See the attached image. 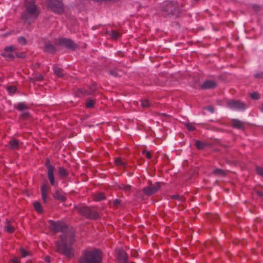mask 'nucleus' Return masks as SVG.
I'll list each match as a JSON object with an SVG mask.
<instances>
[{"mask_svg": "<svg viewBox=\"0 0 263 263\" xmlns=\"http://www.w3.org/2000/svg\"><path fill=\"white\" fill-rule=\"evenodd\" d=\"M74 241V235L71 232L66 233L62 236L61 241L57 242V251L68 258L72 257L73 256L72 245Z\"/></svg>", "mask_w": 263, "mask_h": 263, "instance_id": "nucleus-1", "label": "nucleus"}, {"mask_svg": "<svg viewBox=\"0 0 263 263\" xmlns=\"http://www.w3.org/2000/svg\"><path fill=\"white\" fill-rule=\"evenodd\" d=\"M40 10L33 0L26 2V11L22 15V20L25 23L30 24L38 16Z\"/></svg>", "mask_w": 263, "mask_h": 263, "instance_id": "nucleus-2", "label": "nucleus"}, {"mask_svg": "<svg viewBox=\"0 0 263 263\" xmlns=\"http://www.w3.org/2000/svg\"><path fill=\"white\" fill-rule=\"evenodd\" d=\"M78 263H102L101 252L98 249H86L82 253Z\"/></svg>", "mask_w": 263, "mask_h": 263, "instance_id": "nucleus-3", "label": "nucleus"}, {"mask_svg": "<svg viewBox=\"0 0 263 263\" xmlns=\"http://www.w3.org/2000/svg\"><path fill=\"white\" fill-rule=\"evenodd\" d=\"M46 4L55 13L60 14L64 11V6L61 0H48Z\"/></svg>", "mask_w": 263, "mask_h": 263, "instance_id": "nucleus-4", "label": "nucleus"}, {"mask_svg": "<svg viewBox=\"0 0 263 263\" xmlns=\"http://www.w3.org/2000/svg\"><path fill=\"white\" fill-rule=\"evenodd\" d=\"M49 223L50 229L55 233L63 232L67 229L66 224L61 221H55L50 220L49 221Z\"/></svg>", "mask_w": 263, "mask_h": 263, "instance_id": "nucleus-5", "label": "nucleus"}, {"mask_svg": "<svg viewBox=\"0 0 263 263\" xmlns=\"http://www.w3.org/2000/svg\"><path fill=\"white\" fill-rule=\"evenodd\" d=\"M160 188V186L159 183H149L147 186L144 187L142 191L145 195L151 196L156 193Z\"/></svg>", "mask_w": 263, "mask_h": 263, "instance_id": "nucleus-6", "label": "nucleus"}, {"mask_svg": "<svg viewBox=\"0 0 263 263\" xmlns=\"http://www.w3.org/2000/svg\"><path fill=\"white\" fill-rule=\"evenodd\" d=\"M45 165L48 170L47 175L50 183L51 185H54L55 183L54 177V167L50 164L49 159L47 160Z\"/></svg>", "mask_w": 263, "mask_h": 263, "instance_id": "nucleus-7", "label": "nucleus"}, {"mask_svg": "<svg viewBox=\"0 0 263 263\" xmlns=\"http://www.w3.org/2000/svg\"><path fill=\"white\" fill-rule=\"evenodd\" d=\"M227 106L231 109L243 110L246 108V105L243 102L236 100H230L227 103Z\"/></svg>", "mask_w": 263, "mask_h": 263, "instance_id": "nucleus-8", "label": "nucleus"}, {"mask_svg": "<svg viewBox=\"0 0 263 263\" xmlns=\"http://www.w3.org/2000/svg\"><path fill=\"white\" fill-rule=\"evenodd\" d=\"M4 230L9 233H13L15 231L14 221L12 220L6 219Z\"/></svg>", "mask_w": 263, "mask_h": 263, "instance_id": "nucleus-9", "label": "nucleus"}, {"mask_svg": "<svg viewBox=\"0 0 263 263\" xmlns=\"http://www.w3.org/2000/svg\"><path fill=\"white\" fill-rule=\"evenodd\" d=\"M118 253V259L119 262L127 263L128 257L126 252L123 249H119Z\"/></svg>", "mask_w": 263, "mask_h": 263, "instance_id": "nucleus-10", "label": "nucleus"}, {"mask_svg": "<svg viewBox=\"0 0 263 263\" xmlns=\"http://www.w3.org/2000/svg\"><path fill=\"white\" fill-rule=\"evenodd\" d=\"M59 43L62 45H64L71 48H73L74 47V44L73 42L71 41L70 40L67 39L63 38L60 39Z\"/></svg>", "mask_w": 263, "mask_h": 263, "instance_id": "nucleus-11", "label": "nucleus"}, {"mask_svg": "<svg viewBox=\"0 0 263 263\" xmlns=\"http://www.w3.org/2000/svg\"><path fill=\"white\" fill-rule=\"evenodd\" d=\"M90 208L86 206H81L78 209L79 212L84 216L87 218L89 212H90Z\"/></svg>", "mask_w": 263, "mask_h": 263, "instance_id": "nucleus-12", "label": "nucleus"}, {"mask_svg": "<svg viewBox=\"0 0 263 263\" xmlns=\"http://www.w3.org/2000/svg\"><path fill=\"white\" fill-rule=\"evenodd\" d=\"M9 147L11 149H17L19 148L20 142L16 139H13L9 142Z\"/></svg>", "mask_w": 263, "mask_h": 263, "instance_id": "nucleus-13", "label": "nucleus"}, {"mask_svg": "<svg viewBox=\"0 0 263 263\" xmlns=\"http://www.w3.org/2000/svg\"><path fill=\"white\" fill-rule=\"evenodd\" d=\"M216 84L213 81H205L202 85V87L205 89L212 88L215 86Z\"/></svg>", "mask_w": 263, "mask_h": 263, "instance_id": "nucleus-14", "label": "nucleus"}, {"mask_svg": "<svg viewBox=\"0 0 263 263\" xmlns=\"http://www.w3.org/2000/svg\"><path fill=\"white\" fill-rule=\"evenodd\" d=\"M54 73L55 75L59 77H62L63 76L62 69L58 66H54L53 67Z\"/></svg>", "mask_w": 263, "mask_h": 263, "instance_id": "nucleus-15", "label": "nucleus"}, {"mask_svg": "<svg viewBox=\"0 0 263 263\" xmlns=\"http://www.w3.org/2000/svg\"><path fill=\"white\" fill-rule=\"evenodd\" d=\"M99 217V214L95 211L92 210L91 209L90 210V212H89L88 215L87 217V218L91 219H96L98 218Z\"/></svg>", "mask_w": 263, "mask_h": 263, "instance_id": "nucleus-16", "label": "nucleus"}, {"mask_svg": "<svg viewBox=\"0 0 263 263\" xmlns=\"http://www.w3.org/2000/svg\"><path fill=\"white\" fill-rule=\"evenodd\" d=\"M105 198V196L104 193H99L95 194L93 196V199L96 201H100L104 200Z\"/></svg>", "mask_w": 263, "mask_h": 263, "instance_id": "nucleus-17", "label": "nucleus"}, {"mask_svg": "<svg viewBox=\"0 0 263 263\" xmlns=\"http://www.w3.org/2000/svg\"><path fill=\"white\" fill-rule=\"evenodd\" d=\"M16 108L20 111H25L28 109V107L25 103L21 102L17 104Z\"/></svg>", "mask_w": 263, "mask_h": 263, "instance_id": "nucleus-18", "label": "nucleus"}, {"mask_svg": "<svg viewBox=\"0 0 263 263\" xmlns=\"http://www.w3.org/2000/svg\"><path fill=\"white\" fill-rule=\"evenodd\" d=\"M59 173L62 177H66L68 175L67 170L63 167H60L59 168Z\"/></svg>", "mask_w": 263, "mask_h": 263, "instance_id": "nucleus-19", "label": "nucleus"}, {"mask_svg": "<svg viewBox=\"0 0 263 263\" xmlns=\"http://www.w3.org/2000/svg\"><path fill=\"white\" fill-rule=\"evenodd\" d=\"M232 125L233 127H236L237 128H241L243 126V124L241 122L238 120H233Z\"/></svg>", "mask_w": 263, "mask_h": 263, "instance_id": "nucleus-20", "label": "nucleus"}, {"mask_svg": "<svg viewBox=\"0 0 263 263\" xmlns=\"http://www.w3.org/2000/svg\"><path fill=\"white\" fill-rule=\"evenodd\" d=\"M33 206L35 210L39 213H41L43 212L42 207L40 202L35 201L33 203Z\"/></svg>", "mask_w": 263, "mask_h": 263, "instance_id": "nucleus-21", "label": "nucleus"}, {"mask_svg": "<svg viewBox=\"0 0 263 263\" xmlns=\"http://www.w3.org/2000/svg\"><path fill=\"white\" fill-rule=\"evenodd\" d=\"M44 49L46 51L50 53L53 52L55 51L54 47L50 44H47Z\"/></svg>", "mask_w": 263, "mask_h": 263, "instance_id": "nucleus-22", "label": "nucleus"}, {"mask_svg": "<svg viewBox=\"0 0 263 263\" xmlns=\"http://www.w3.org/2000/svg\"><path fill=\"white\" fill-rule=\"evenodd\" d=\"M95 101L92 99H88L85 103V106L87 108H92L94 106Z\"/></svg>", "mask_w": 263, "mask_h": 263, "instance_id": "nucleus-23", "label": "nucleus"}, {"mask_svg": "<svg viewBox=\"0 0 263 263\" xmlns=\"http://www.w3.org/2000/svg\"><path fill=\"white\" fill-rule=\"evenodd\" d=\"M109 34L113 39H117L120 36V33L116 30L109 32Z\"/></svg>", "mask_w": 263, "mask_h": 263, "instance_id": "nucleus-24", "label": "nucleus"}, {"mask_svg": "<svg viewBox=\"0 0 263 263\" xmlns=\"http://www.w3.org/2000/svg\"><path fill=\"white\" fill-rule=\"evenodd\" d=\"M166 8L165 11L168 13H174L173 10V4L171 2H167L166 4Z\"/></svg>", "mask_w": 263, "mask_h": 263, "instance_id": "nucleus-25", "label": "nucleus"}, {"mask_svg": "<svg viewBox=\"0 0 263 263\" xmlns=\"http://www.w3.org/2000/svg\"><path fill=\"white\" fill-rule=\"evenodd\" d=\"M54 197V198L63 201H65L66 199L65 197L63 195H61L59 191H57L55 193Z\"/></svg>", "mask_w": 263, "mask_h": 263, "instance_id": "nucleus-26", "label": "nucleus"}, {"mask_svg": "<svg viewBox=\"0 0 263 263\" xmlns=\"http://www.w3.org/2000/svg\"><path fill=\"white\" fill-rule=\"evenodd\" d=\"M195 145L199 149H202L205 147V144L200 141L197 140L196 141Z\"/></svg>", "mask_w": 263, "mask_h": 263, "instance_id": "nucleus-27", "label": "nucleus"}, {"mask_svg": "<svg viewBox=\"0 0 263 263\" xmlns=\"http://www.w3.org/2000/svg\"><path fill=\"white\" fill-rule=\"evenodd\" d=\"M185 125L189 131L193 132L196 129V127L194 124L192 123H186L185 124Z\"/></svg>", "mask_w": 263, "mask_h": 263, "instance_id": "nucleus-28", "label": "nucleus"}, {"mask_svg": "<svg viewBox=\"0 0 263 263\" xmlns=\"http://www.w3.org/2000/svg\"><path fill=\"white\" fill-rule=\"evenodd\" d=\"M213 174L215 175H218L221 176H224L226 175V173L224 171L221 169H215L213 172Z\"/></svg>", "mask_w": 263, "mask_h": 263, "instance_id": "nucleus-29", "label": "nucleus"}, {"mask_svg": "<svg viewBox=\"0 0 263 263\" xmlns=\"http://www.w3.org/2000/svg\"><path fill=\"white\" fill-rule=\"evenodd\" d=\"M20 253H21V256L22 257H26L27 256H28L30 255V252L28 251H26L24 249H23V248H21L20 249Z\"/></svg>", "mask_w": 263, "mask_h": 263, "instance_id": "nucleus-30", "label": "nucleus"}, {"mask_svg": "<svg viewBox=\"0 0 263 263\" xmlns=\"http://www.w3.org/2000/svg\"><path fill=\"white\" fill-rule=\"evenodd\" d=\"M120 188L125 192H129L132 189V186L129 185L122 184L120 186Z\"/></svg>", "mask_w": 263, "mask_h": 263, "instance_id": "nucleus-31", "label": "nucleus"}, {"mask_svg": "<svg viewBox=\"0 0 263 263\" xmlns=\"http://www.w3.org/2000/svg\"><path fill=\"white\" fill-rule=\"evenodd\" d=\"M142 154L148 159H151L152 158V154L149 151L144 150L142 152Z\"/></svg>", "mask_w": 263, "mask_h": 263, "instance_id": "nucleus-32", "label": "nucleus"}, {"mask_svg": "<svg viewBox=\"0 0 263 263\" xmlns=\"http://www.w3.org/2000/svg\"><path fill=\"white\" fill-rule=\"evenodd\" d=\"M250 97L253 100H258L260 98V95L258 93L254 92L250 94Z\"/></svg>", "mask_w": 263, "mask_h": 263, "instance_id": "nucleus-33", "label": "nucleus"}, {"mask_svg": "<svg viewBox=\"0 0 263 263\" xmlns=\"http://www.w3.org/2000/svg\"><path fill=\"white\" fill-rule=\"evenodd\" d=\"M16 88L14 86H9L7 87V91L9 94H13L16 91Z\"/></svg>", "mask_w": 263, "mask_h": 263, "instance_id": "nucleus-34", "label": "nucleus"}, {"mask_svg": "<svg viewBox=\"0 0 263 263\" xmlns=\"http://www.w3.org/2000/svg\"><path fill=\"white\" fill-rule=\"evenodd\" d=\"M149 102L148 100L145 99L141 101V106L142 107H147L149 105Z\"/></svg>", "mask_w": 263, "mask_h": 263, "instance_id": "nucleus-35", "label": "nucleus"}, {"mask_svg": "<svg viewBox=\"0 0 263 263\" xmlns=\"http://www.w3.org/2000/svg\"><path fill=\"white\" fill-rule=\"evenodd\" d=\"M115 163L116 165L118 166H122L124 165V162H123L120 158H117L115 161Z\"/></svg>", "mask_w": 263, "mask_h": 263, "instance_id": "nucleus-36", "label": "nucleus"}, {"mask_svg": "<svg viewBox=\"0 0 263 263\" xmlns=\"http://www.w3.org/2000/svg\"><path fill=\"white\" fill-rule=\"evenodd\" d=\"M48 190L49 189L47 184H43V185L41 187V193H48Z\"/></svg>", "mask_w": 263, "mask_h": 263, "instance_id": "nucleus-37", "label": "nucleus"}, {"mask_svg": "<svg viewBox=\"0 0 263 263\" xmlns=\"http://www.w3.org/2000/svg\"><path fill=\"white\" fill-rule=\"evenodd\" d=\"M42 193V198L43 202L44 203L47 202V198H48V193Z\"/></svg>", "mask_w": 263, "mask_h": 263, "instance_id": "nucleus-38", "label": "nucleus"}, {"mask_svg": "<svg viewBox=\"0 0 263 263\" xmlns=\"http://www.w3.org/2000/svg\"><path fill=\"white\" fill-rule=\"evenodd\" d=\"M18 43L21 45H24L26 43V40L23 37H20L18 39Z\"/></svg>", "mask_w": 263, "mask_h": 263, "instance_id": "nucleus-39", "label": "nucleus"}, {"mask_svg": "<svg viewBox=\"0 0 263 263\" xmlns=\"http://www.w3.org/2000/svg\"><path fill=\"white\" fill-rule=\"evenodd\" d=\"M257 174L263 177V168L261 167H257L256 168Z\"/></svg>", "mask_w": 263, "mask_h": 263, "instance_id": "nucleus-40", "label": "nucleus"}, {"mask_svg": "<svg viewBox=\"0 0 263 263\" xmlns=\"http://www.w3.org/2000/svg\"><path fill=\"white\" fill-rule=\"evenodd\" d=\"M209 111V112L211 114H213L214 112V108L212 106H209L206 108Z\"/></svg>", "mask_w": 263, "mask_h": 263, "instance_id": "nucleus-41", "label": "nucleus"}, {"mask_svg": "<svg viewBox=\"0 0 263 263\" xmlns=\"http://www.w3.org/2000/svg\"><path fill=\"white\" fill-rule=\"evenodd\" d=\"M5 50L7 51H12L13 50V47L12 46L7 47Z\"/></svg>", "mask_w": 263, "mask_h": 263, "instance_id": "nucleus-42", "label": "nucleus"}, {"mask_svg": "<svg viewBox=\"0 0 263 263\" xmlns=\"http://www.w3.org/2000/svg\"><path fill=\"white\" fill-rule=\"evenodd\" d=\"M12 261L13 263H21V261L16 257L13 258Z\"/></svg>", "mask_w": 263, "mask_h": 263, "instance_id": "nucleus-43", "label": "nucleus"}, {"mask_svg": "<svg viewBox=\"0 0 263 263\" xmlns=\"http://www.w3.org/2000/svg\"><path fill=\"white\" fill-rule=\"evenodd\" d=\"M113 204L115 205H119L120 204V201L118 199H116L113 201Z\"/></svg>", "mask_w": 263, "mask_h": 263, "instance_id": "nucleus-44", "label": "nucleus"}, {"mask_svg": "<svg viewBox=\"0 0 263 263\" xmlns=\"http://www.w3.org/2000/svg\"><path fill=\"white\" fill-rule=\"evenodd\" d=\"M42 79H43V77H42V75H41V74H39V75L37 76V77H36V78H35V80H42Z\"/></svg>", "mask_w": 263, "mask_h": 263, "instance_id": "nucleus-45", "label": "nucleus"}, {"mask_svg": "<svg viewBox=\"0 0 263 263\" xmlns=\"http://www.w3.org/2000/svg\"><path fill=\"white\" fill-rule=\"evenodd\" d=\"M45 260L47 263H50V259L49 256H46L45 258Z\"/></svg>", "mask_w": 263, "mask_h": 263, "instance_id": "nucleus-46", "label": "nucleus"}, {"mask_svg": "<svg viewBox=\"0 0 263 263\" xmlns=\"http://www.w3.org/2000/svg\"><path fill=\"white\" fill-rule=\"evenodd\" d=\"M262 76H263V73H261L260 74V76H259V75H258V74H256V75L255 76V77H257V78H261Z\"/></svg>", "mask_w": 263, "mask_h": 263, "instance_id": "nucleus-47", "label": "nucleus"}, {"mask_svg": "<svg viewBox=\"0 0 263 263\" xmlns=\"http://www.w3.org/2000/svg\"><path fill=\"white\" fill-rule=\"evenodd\" d=\"M261 110L262 112L263 113V103H262V106L261 107Z\"/></svg>", "mask_w": 263, "mask_h": 263, "instance_id": "nucleus-48", "label": "nucleus"}, {"mask_svg": "<svg viewBox=\"0 0 263 263\" xmlns=\"http://www.w3.org/2000/svg\"><path fill=\"white\" fill-rule=\"evenodd\" d=\"M110 73H111V74L116 76V74L115 73H114L112 71H110Z\"/></svg>", "mask_w": 263, "mask_h": 263, "instance_id": "nucleus-49", "label": "nucleus"}, {"mask_svg": "<svg viewBox=\"0 0 263 263\" xmlns=\"http://www.w3.org/2000/svg\"><path fill=\"white\" fill-rule=\"evenodd\" d=\"M5 56L11 57V56H12V55H11V53H10V54H8V55H5Z\"/></svg>", "mask_w": 263, "mask_h": 263, "instance_id": "nucleus-50", "label": "nucleus"}, {"mask_svg": "<svg viewBox=\"0 0 263 263\" xmlns=\"http://www.w3.org/2000/svg\"><path fill=\"white\" fill-rule=\"evenodd\" d=\"M162 115L165 116L166 115V114H163Z\"/></svg>", "mask_w": 263, "mask_h": 263, "instance_id": "nucleus-51", "label": "nucleus"}]
</instances>
